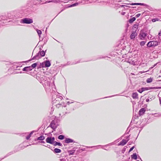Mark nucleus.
<instances>
[{
  "label": "nucleus",
  "mask_w": 161,
  "mask_h": 161,
  "mask_svg": "<svg viewBox=\"0 0 161 161\" xmlns=\"http://www.w3.org/2000/svg\"><path fill=\"white\" fill-rule=\"evenodd\" d=\"M40 50H41L42 49H41V48H40ZM46 51V50L45 51H44L43 50L40 51L38 53H37L36 55L33 57L31 59V61L33 60L38 59L41 58V57L44 56Z\"/></svg>",
  "instance_id": "f257e3e1"
},
{
  "label": "nucleus",
  "mask_w": 161,
  "mask_h": 161,
  "mask_svg": "<svg viewBox=\"0 0 161 161\" xmlns=\"http://www.w3.org/2000/svg\"><path fill=\"white\" fill-rule=\"evenodd\" d=\"M56 107L58 108H60L62 112L61 114H59L60 115H64L67 113V112L66 111V110H67L66 106L63 107L59 103H58L57 104H56Z\"/></svg>",
  "instance_id": "f03ea898"
},
{
  "label": "nucleus",
  "mask_w": 161,
  "mask_h": 161,
  "mask_svg": "<svg viewBox=\"0 0 161 161\" xmlns=\"http://www.w3.org/2000/svg\"><path fill=\"white\" fill-rule=\"evenodd\" d=\"M58 125V121L56 120H54L52 121L49 126L53 130H55Z\"/></svg>",
  "instance_id": "7ed1b4c3"
},
{
  "label": "nucleus",
  "mask_w": 161,
  "mask_h": 161,
  "mask_svg": "<svg viewBox=\"0 0 161 161\" xmlns=\"http://www.w3.org/2000/svg\"><path fill=\"white\" fill-rule=\"evenodd\" d=\"M158 42L157 41H150L148 42L147 46L149 47H154L158 45Z\"/></svg>",
  "instance_id": "20e7f679"
},
{
  "label": "nucleus",
  "mask_w": 161,
  "mask_h": 161,
  "mask_svg": "<svg viewBox=\"0 0 161 161\" xmlns=\"http://www.w3.org/2000/svg\"><path fill=\"white\" fill-rule=\"evenodd\" d=\"M51 65V63L49 60L44 61V62L40 64V66L42 67H48Z\"/></svg>",
  "instance_id": "39448f33"
},
{
  "label": "nucleus",
  "mask_w": 161,
  "mask_h": 161,
  "mask_svg": "<svg viewBox=\"0 0 161 161\" xmlns=\"http://www.w3.org/2000/svg\"><path fill=\"white\" fill-rule=\"evenodd\" d=\"M112 143H110L108 144L105 145L104 146H102L101 145H97V146H86V148H92L93 147H101L103 149L105 150H107L106 149L104 148V147H107L109 145H112Z\"/></svg>",
  "instance_id": "423d86ee"
},
{
  "label": "nucleus",
  "mask_w": 161,
  "mask_h": 161,
  "mask_svg": "<svg viewBox=\"0 0 161 161\" xmlns=\"http://www.w3.org/2000/svg\"><path fill=\"white\" fill-rule=\"evenodd\" d=\"M55 140V138L54 137H48L46 140L47 143L53 144Z\"/></svg>",
  "instance_id": "0eeeda50"
},
{
  "label": "nucleus",
  "mask_w": 161,
  "mask_h": 161,
  "mask_svg": "<svg viewBox=\"0 0 161 161\" xmlns=\"http://www.w3.org/2000/svg\"><path fill=\"white\" fill-rule=\"evenodd\" d=\"M147 34L144 32L143 31H141L139 35V37L140 39L143 40L144 39L146 36Z\"/></svg>",
  "instance_id": "6e6552de"
},
{
  "label": "nucleus",
  "mask_w": 161,
  "mask_h": 161,
  "mask_svg": "<svg viewBox=\"0 0 161 161\" xmlns=\"http://www.w3.org/2000/svg\"><path fill=\"white\" fill-rule=\"evenodd\" d=\"M21 23L29 24L30 23V19L27 18L22 19L20 21Z\"/></svg>",
  "instance_id": "1a4fd4ad"
},
{
  "label": "nucleus",
  "mask_w": 161,
  "mask_h": 161,
  "mask_svg": "<svg viewBox=\"0 0 161 161\" xmlns=\"http://www.w3.org/2000/svg\"><path fill=\"white\" fill-rule=\"evenodd\" d=\"M161 88V87H142V88H143V90H144V91L148 90L150 89H160Z\"/></svg>",
  "instance_id": "9d476101"
},
{
  "label": "nucleus",
  "mask_w": 161,
  "mask_h": 161,
  "mask_svg": "<svg viewBox=\"0 0 161 161\" xmlns=\"http://www.w3.org/2000/svg\"><path fill=\"white\" fill-rule=\"evenodd\" d=\"M62 97L61 96H58H58H57L56 98H52V102L53 103H56L55 102L56 101H59L62 100Z\"/></svg>",
  "instance_id": "9b49d317"
},
{
  "label": "nucleus",
  "mask_w": 161,
  "mask_h": 161,
  "mask_svg": "<svg viewBox=\"0 0 161 161\" xmlns=\"http://www.w3.org/2000/svg\"><path fill=\"white\" fill-rule=\"evenodd\" d=\"M129 139L127 140L125 139L122 140L118 144V145L124 146L129 141Z\"/></svg>",
  "instance_id": "f8f14e48"
},
{
  "label": "nucleus",
  "mask_w": 161,
  "mask_h": 161,
  "mask_svg": "<svg viewBox=\"0 0 161 161\" xmlns=\"http://www.w3.org/2000/svg\"><path fill=\"white\" fill-rule=\"evenodd\" d=\"M137 35V33H136V31H133L130 36V38L131 39H134Z\"/></svg>",
  "instance_id": "ddd939ff"
},
{
  "label": "nucleus",
  "mask_w": 161,
  "mask_h": 161,
  "mask_svg": "<svg viewBox=\"0 0 161 161\" xmlns=\"http://www.w3.org/2000/svg\"><path fill=\"white\" fill-rule=\"evenodd\" d=\"M146 111V109L145 108H141L139 112V114L140 116L144 114L145 112Z\"/></svg>",
  "instance_id": "4468645a"
},
{
  "label": "nucleus",
  "mask_w": 161,
  "mask_h": 161,
  "mask_svg": "<svg viewBox=\"0 0 161 161\" xmlns=\"http://www.w3.org/2000/svg\"><path fill=\"white\" fill-rule=\"evenodd\" d=\"M65 142L66 143H69L74 142V140L70 138H66L65 140Z\"/></svg>",
  "instance_id": "2eb2a0df"
},
{
  "label": "nucleus",
  "mask_w": 161,
  "mask_h": 161,
  "mask_svg": "<svg viewBox=\"0 0 161 161\" xmlns=\"http://www.w3.org/2000/svg\"><path fill=\"white\" fill-rule=\"evenodd\" d=\"M45 137L43 135L39 137H38L37 138L35 139V141H37L38 140L42 141L44 140Z\"/></svg>",
  "instance_id": "dca6fc26"
},
{
  "label": "nucleus",
  "mask_w": 161,
  "mask_h": 161,
  "mask_svg": "<svg viewBox=\"0 0 161 161\" xmlns=\"http://www.w3.org/2000/svg\"><path fill=\"white\" fill-rule=\"evenodd\" d=\"M130 5H140L141 6H146V5L144 3H132L130 4Z\"/></svg>",
  "instance_id": "f3484780"
},
{
  "label": "nucleus",
  "mask_w": 161,
  "mask_h": 161,
  "mask_svg": "<svg viewBox=\"0 0 161 161\" xmlns=\"http://www.w3.org/2000/svg\"><path fill=\"white\" fill-rule=\"evenodd\" d=\"M132 97L133 99L138 98V94L137 92L133 93L132 95Z\"/></svg>",
  "instance_id": "a211bd4d"
},
{
  "label": "nucleus",
  "mask_w": 161,
  "mask_h": 161,
  "mask_svg": "<svg viewBox=\"0 0 161 161\" xmlns=\"http://www.w3.org/2000/svg\"><path fill=\"white\" fill-rule=\"evenodd\" d=\"M132 159L136 160L137 159V155L136 153H134L131 156Z\"/></svg>",
  "instance_id": "6ab92c4d"
},
{
  "label": "nucleus",
  "mask_w": 161,
  "mask_h": 161,
  "mask_svg": "<svg viewBox=\"0 0 161 161\" xmlns=\"http://www.w3.org/2000/svg\"><path fill=\"white\" fill-rule=\"evenodd\" d=\"M53 144L54 146L58 145L60 146H62V144L60 142H57L56 141H54Z\"/></svg>",
  "instance_id": "aec40b11"
},
{
  "label": "nucleus",
  "mask_w": 161,
  "mask_h": 161,
  "mask_svg": "<svg viewBox=\"0 0 161 161\" xmlns=\"http://www.w3.org/2000/svg\"><path fill=\"white\" fill-rule=\"evenodd\" d=\"M61 151V150L60 149L57 148H55L53 150V152L55 153H60Z\"/></svg>",
  "instance_id": "412c9836"
},
{
  "label": "nucleus",
  "mask_w": 161,
  "mask_h": 161,
  "mask_svg": "<svg viewBox=\"0 0 161 161\" xmlns=\"http://www.w3.org/2000/svg\"><path fill=\"white\" fill-rule=\"evenodd\" d=\"M82 3V2H80L79 3L78 2L76 3H73V4H71V5H70L69 6V7H73L76 6L78 5L79 3Z\"/></svg>",
  "instance_id": "4be33fe9"
},
{
  "label": "nucleus",
  "mask_w": 161,
  "mask_h": 161,
  "mask_svg": "<svg viewBox=\"0 0 161 161\" xmlns=\"http://www.w3.org/2000/svg\"><path fill=\"white\" fill-rule=\"evenodd\" d=\"M136 18L135 17H132L129 19V23H131L136 20Z\"/></svg>",
  "instance_id": "5701e85b"
},
{
  "label": "nucleus",
  "mask_w": 161,
  "mask_h": 161,
  "mask_svg": "<svg viewBox=\"0 0 161 161\" xmlns=\"http://www.w3.org/2000/svg\"><path fill=\"white\" fill-rule=\"evenodd\" d=\"M23 70L24 71H29L30 70V66L25 67L23 69Z\"/></svg>",
  "instance_id": "b1692460"
},
{
  "label": "nucleus",
  "mask_w": 161,
  "mask_h": 161,
  "mask_svg": "<svg viewBox=\"0 0 161 161\" xmlns=\"http://www.w3.org/2000/svg\"><path fill=\"white\" fill-rule=\"evenodd\" d=\"M127 62L132 64H134L135 63L134 60H133L132 59H130V58L128 59Z\"/></svg>",
  "instance_id": "393cba45"
},
{
  "label": "nucleus",
  "mask_w": 161,
  "mask_h": 161,
  "mask_svg": "<svg viewBox=\"0 0 161 161\" xmlns=\"http://www.w3.org/2000/svg\"><path fill=\"white\" fill-rule=\"evenodd\" d=\"M42 0H31L32 2L34 5H36L37 4L38 2H42Z\"/></svg>",
  "instance_id": "a878e982"
},
{
  "label": "nucleus",
  "mask_w": 161,
  "mask_h": 161,
  "mask_svg": "<svg viewBox=\"0 0 161 161\" xmlns=\"http://www.w3.org/2000/svg\"><path fill=\"white\" fill-rule=\"evenodd\" d=\"M138 27V25L137 24H135L133 27H132V30L134 31H136V29H137Z\"/></svg>",
  "instance_id": "bb28decb"
},
{
  "label": "nucleus",
  "mask_w": 161,
  "mask_h": 161,
  "mask_svg": "<svg viewBox=\"0 0 161 161\" xmlns=\"http://www.w3.org/2000/svg\"><path fill=\"white\" fill-rule=\"evenodd\" d=\"M153 78H149L147 79L146 82L147 83H149L152 81Z\"/></svg>",
  "instance_id": "cd10ccee"
},
{
  "label": "nucleus",
  "mask_w": 161,
  "mask_h": 161,
  "mask_svg": "<svg viewBox=\"0 0 161 161\" xmlns=\"http://www.w3.org/2000/svg\"><path fill=\"white\" fill-rule=\"evenodd\" d=\"M64 136L63 135H60L58 137V139L60 140H63L64 139Z\"/></svg>",
  "instance_id": "c85d7f7f"
},
{
  "label": "nucleus",
  "mask_w": 161,
  "mask_h": 161,
  "mask_svg": "<svg viewBox=\"0 0 161 161\" xmlns=\"http://www.w3.org/2000/svg\"><path fill=\"white\" fill-rule=\"evenodd\" d=\"M36 31L37 32V33H38L39 36V37H40V36L42 34V31L36 29Z\"/></svg>",
  "instance_id": "c756f323"
},
{
  "label": "nucleus",
  "mask_w": 161,
  "mask_h": 161,
  "mask_svg": "<svg viewBox=\"0 0 161 161\" xmlns=\"http://www.w3.org/2000/svg\"><path fill=\"white\" fill-rule=\"evenodd\" d=\"M54 2L55 3L57 2V0H50V1H46V2H45V3H47L50 2Z\"/></svg>",
  "instance_id": "7c9ffc66"
},
{
  "label": "nucleus",
  "mask_w": 161,
  "mask_h": 161,
  "mask_svg": "<svg viewBox=\"0 0 161 161\" xmlns=\"http://www.w3.org/2000/svg\"><path fill=\"white\" fill-rule=\"evenodd\" d=\"M146 42L144 41H142L140 42V45L141 46H144L146 43Z\"/></svg>",
  "instance_id": "2f4dec72"
},
{
  "label": "nucleus",
  "mask_w": 161,
  "mask_h": 161,
  "mask_svg": "<svg viewBox=\"0 0 161 161\" xmlns=\"http://www.w3.org/2000/svg\"><path fill=\"white\" fill-rule=\"evenodd\" d=\"M37 65V64L36 63H34L32 64L31 66V67H32L33 68H35Z\"/></svg>",
  "instance_id": "473e14b6"
},
{
  "label": "nucleus",
  "mask_w": 161,
  "mask_h": 161,
  "mask_svg": "<svg viewBox=\"0 0 161 161\" xmlns=\"http://www.w3.org/2000/svg\"><path fill=\"white\" fill-rule=\"evenodd\" d=\"M75 152V150L70 151L69 152V154L70 155H73L74 154Z\"/></svg>",
  "instance_id": "72a5a7b5"
},
{
  "label": "nucleus",
  "mask_w": 161,
  "mask_h": 161,
  "mask_svg": "<svg viewBox=\"0 0 161 161\" xmlns=\"http://www.w3.org/2000/svg\"><path fill=\"white\" fill-rule=\"evenodd\" d=\"M143 88H142L141 89H139L138 90V91L140 93H142V92L144 91V90H143Z\"/></svg>",
  "instance_id": "f704fd0d"
},
{
  "label": "nucleus",
  "mask_w": 161,
  "mask_h": 161,
  "mask_svg": "<svg viewBox=\"0 0 161 161\" xmlns=\"http://www.w3.org/2000/svg\"><path fill=\"white\" fill-rule=\"evenodd\" d=\"M148 98H149L150 99V100L151 101L153 99H154V97L153 96H149L148 97Z\"/></svg>",
  "instance_id": "c9c22d12"
},
{
  "label": "nucleus",
  "mask_w": 161,
  "mask_h": 161,
  "mask_svg": "<svg viewBox=\"0 0 161 161\" xmlns=\"http://www.w3.org/2000/svg\"><path fill=\"white\" fill-rule=\"evenodd\" d=\"M134 147H135L134 146L132 147L131 148H130L129 151V152H130L134 148Z\"/></svg>",
  "instance_id": "e433bc0d"
},
{
  "label": "nucleus",
  "mask_w": 161,
  "mask_h": 161,
  "mask_svg": "<svg viewBox=\"0 0 161 161\" xmlns=\"http://www.w3.org/2000/svg\"><path fill=\"white\" fill-rule=\"evenodd\" d=\"M120 7H124V8H125V7H129L128 6H126V5H120Z\"/></svg>",
  "instance_id": "4c0bfd02"
},
{
  "label": "nucleus",
  "mask_w": 161,
  "mask_h": 161,
  "mask_svg": "<svg viewBox=\"0 0 161 161\" xmlns=\"http://www.w3.org/2000/svg\"><path fill=\"white\" fill-rule=\"evenodd\" d=\"M141 15V14H138L136 15V16L137 18H138Z\"/></svg>",
  "instance_id": "58836bf2"
},
{
  "label": "nucleus",
  "mask_w": 161,
  "mask_h": 161,
  "mask_svg": "<svg viewBox=\"0 0 161 161\" xmlns=\"http://www.w3.org/2000/svg\"><path fill=\"white\" fill-rule=\"evenodd\" d=\"M74 103V101L73 102L72 101V102H69V101H68V102H67V103L68 105H69V104H70L71 103Z\"/></svg>",
  "instance_id": "ea45409f"
},
{
  "label": "nucleus",
  "mask_w": 161,
  "mask_h": 161,
  "mask_svg": "<svg viewBox=\"0 0 161 161\" xmlns=\"http://www.w3.org/2000/svg\"><path fill=\"white\" fill-rule=\"evenodd\" d=\"M30 134L26 137V139L27 140L29 139V138H30Z\"/></svg>",
  "instance_id": "a19ab883"
},
{
  "label": "nucleus",
  "mask_w": 161,
  "mask_h": 161,
  "mask_svg": "<svg viewBox=\"0 0 161 161\" xmlns=\"http://www.w3.org/2000/svg\"><path fill=\"white\" fill-rule=\"evenodd\" d=\"M36 131L35 130H33L31 131V136L33 134V133H34L35 132H36Z\"/></svg>",
  "instance_id": "79ce46f5"
},
{
  "label": "nucleus",
  "mask_w": 161,
  "mask_h": 161,
  "mask_svg": "<svg viewBox=\"0 0 161 161\" xmlns=\"http://www.w3.org/2000/svg\"><path fill=\"white\" fill-rule=\"evenodd\" d=\"M146 101L147 102H149V101H150V99L149 98L147 99Z\"/></svg>",
  "instance_id": "37998d69"
},
{
  "label": "nucleus",
  "mask_w": 161,
  "mask_h": 161,
  "mask_svg": "<svg viewBox=\"0 0 161 161\" xmlns=\"http://www.w3.org/2000/svg\"><path fill=\"white\" fill-rule=\"evenodd\" d=\"M39 142L41 143H45V142L44 141H43V140L41 141V142Z\"/></svg>",
  "instance_id": "c03bdc74"
},
{
  "label": "nucleus",
  "mask_w": 161,
  "mask_h": 161,
  "mask_svg": "<svg viewBox=\"0 0 161 161\" xmlns=\"http://www.w3.org/2000/svg\"><path fill=\"white\" fill-rule=\"evenodd\" d=\"M125 12H122L121 13V14L122 15H125Z\"/></svg>",
  "instance_id": "a18cd8bd"
},
{
  "label": "nucleus",
  "mask_w": 161,
  "mask_h": 161,
  "mask_svg": "<svg viewBox=\"0 0 161 161\" xmlns=\"http://www.w3.org/2000/svg\"><path fill=\"white\" fill-rule=\"evenodd\" d=\"M158 34L159 36H161V30L158 33Z\"/></svg>",
  "instance_id": "49530a36"
},
{
  "label": "nucleus",
  "mask_w": 161,
  "mask_h": 161,
  "mask_svg": "<svg viewBox=\"0 0 161 161\" xmlns=\"http://www.w3.org/2000/svg\"><path fill=\"white\" fill-rule=\"evenodd\" d=\"M60 161H66V160L64 159H60Z\"/></svg>",
  "instance_id": "de8ad7c7"
},
{
  "label": "nucleus",
  "mask_w": 161,
  "mask_h": 161,
  "mask_svg": "<svg viewBox=\"0 0 161 161\" xmlns=\"http://www.w3.org/2000/svg\"><path fill=\"white\" fill-rule=\"evenodd\" d=\"M116 95H113V96H109V97H114V96H116ZM105 97V98H107V97Z\"/></svg>",
  "instance_id": "09e8293b"
},
{
  "label": "nucleus",
  "mask_w": 161,
  "mask_h": 161,
  "mask_svg": "<svg viewBox=\"0 0 161 161\" xmlns=\"http://www.w3.org/2000/svg\"><path fill=\"white\" fill-rule=\"evenodd\" d=\"M159 101H160V103L161 104V98H159Z\"/></svg>",
  "instance_id": "8fccbe9b"
},
{
  "label": "nucleus",
  "mask_w": 161,
  "mask_h": 161,
  "mask_svg": "<svg viewBox=\"0 0 161 161\" xmlns=\"http://www.w3.org/2000/svg\"><path fill=\"white\" fill-rule=\"evenodd\" d=\"M153 22H155L156 21L155 19H153L152 20Z\"/></svg>",
  "instance_id": "3c124183"
},
{
  "label": "nucleus",
  "mask_w": 161,
  "mask_h": 161,
  "mask_svg": "<svg viewBox=\"0 0 161 161\" xmlns=\"http://www.w3.org/2000/svg\"><path fill=\"white\" fill-rule=\"evenodd\" d=\"M161 116V114H160L159 115H158V116H157V115H156L155 116H156V117H158V116Z\"/></svg>",
  "instance_id": "603ef678"
},
{
  "label": "nucleus",
  "mask_w": 161,
  "mask_h": 161,
  "mask_svg": "<svg viewBox=\"0 0 161 161\" xmlns=\"http://www.w3.org/2000/svg\"><path fill=\"white\" fill-rule=\"evenodd\" d=\"M33 23V20L32 19H31V24Z\"/></svg>",
  "instance_id": "864d4df0"
},
{
  "label": "nucleus",
  "mask_w": 161,
  "mask_h": 161,
  "mask_svg": "<svg viewBox=\"0 0 161 161\" xmlns=\"http://www.w3.org/2000/svg\"><path fill=\"white\" fill-rule=\"evenodd\" d=\"M82 151H85L86 150H85V148H84L83 149H82Z\"/></svg>",
  "instance_id": "5fc2aeb1"
},
{
  "label": "nucleus",
  "mask_w": 161,
  "mask_h": 161,
  "mask_svg": "<svg viewBox=\"0 0 161 161\" xmlns=\"http://www.w3.org/2000/svg\"><path fill=\"white\" fill-rule=\"evenodd\" d=\"M49 145H47V146H46V147H49Z\"/></svg>",
  "instance_id": "6e6d98bb"
},
{
  "label": "nucleus",
  "mask_w": 161,
  "mask_h": 161,
  "mask_svg": "<svg viewBox=\"0 0 161 161\" xmlns=\"http://www.w3.org/2000/svg\"><path fill=\"white\" fill-rule=\"evenodd\" d=\"M49 145H47V146H46V147H49Z\"/></svg>",
  "instance_id": "4d7b16f0"
},
{
  "label": "nucleus",
  "mask_w": 161,
  "mask_h": 161,
  "mask_svg": "<svg viewBox=\"0 0 161 161\" xmlns=\"http://www.w3.org/2000/svg\"><path fill=\"white\" fill-rule=\"evenodd\" d=\"M156 65H157V64H155L154 65V67Z\"/></svg>",
  "instance_id": "13d9d810"
},
{
  "label": "nucleus",
  "mask_w": 161,
  "mask_h": 161,
  "mask_svg": "<svg viewBox=\"0 0 161 161\" xmlns=\"http://www.w3.org/2000/svg\"><path fill=\"white\" fill-rule=\"evenodd\" d=\"M103 2V1H100V2H100H100Z\"/></svg>",
  "instance_id": "bf43d9fd"
},
{
  "label": "nucleus",
  "mask_w": 161,
  "mask_h": 161,
  "mask_svg": "<svg viewBox=\"0 0 161 161\" xmlns=\"http://www.w3.org/2000/svg\"><path fill=\"white\" fill-rule=\"evenodd\" d=\"M105 58V57H102V58Z\"/></svg>",
  "instance_id": "052dcab7"
},
{
  "label": "nucleus",
  "mask_w": 161,
  "mask_h": 161,
  "mask_svg": "<svg viewBox=\"0 0 161 161\" xmlns=\"http://www.w3.org/2000/svg\"><path fill=\"white\" fill-rule=\"evenodd\" d=\"M129 136H128V137H127V139H128V138L129 137Z\"/></svg>",
  "instance_id": "680f3d73"
},
{
  "label": "nucleus",
  "mask_w": 161,
  "mask_h": 161,
  "mask_svg": "<svg viewBox=\"0 0 161 161\" xmlns=\"http://www.w3.org/2000/svg\"><path fill=\"white\" fill-rule=\"evenodd\" d=\"M47 29V28H46V31Z\"/></svg>",
  "instance_id": "e2e57ef3"
},
{
  "label": "nucleus",
  "mask_w": 161,
  "mask_h": 161,
  "mask_svg": "<svg viewBox=\"0 0 161 161\" xmlns=\"http://www.w3.org/2000/svg\"><path fill=\"white\" fill-rule=\"evenodd\" d=\"M32 54H33V53H32ZM32 56H33V54H32Z\"/></svg>",
  "instance_id": "0e129e2a"
},
{
  "label": "nucleus",
  "mask_w": 161,
  "mask_h": 161,
  "mask_svg": "<svg viewBox=\"0 0 161 161\" xmlns=\"http://www.w3.org/2000/svg\"><path fill=\"white\" fill-rule=\"evenodd\" d=\"M63 10H61V12Z\"/></svg>",
  "instance_id": "69168bd1"
},
{
  "label": "nucleus",
  "mask_w": 161,
  "mask_h": 161,
  "mask_svg": "<svg viewBox=\"0 0 161 161\" xmlns=\"http://www.w3.org/2000/svg\"><path fill=\"white\" fill-rule=\"evenodd\" d=\"M159 81H161V80H159Z\"/></svg>",
  "instance_id": "338daca9"
},
{
  "label": "nucleus",
  "mask_w": 161,
  "mask_h": 161,
  "mask_svg": "<svg viewBox=\"0 0 161 161\" xmlns=\"http://www.w3.org/2000/svg\"><path fill=\"white\" fill-rule=\"evenodd\" d=\"M160 42H161V39H160Z\"/></svg>",
  "instance_id": "774afa93"
}]
</instances>
